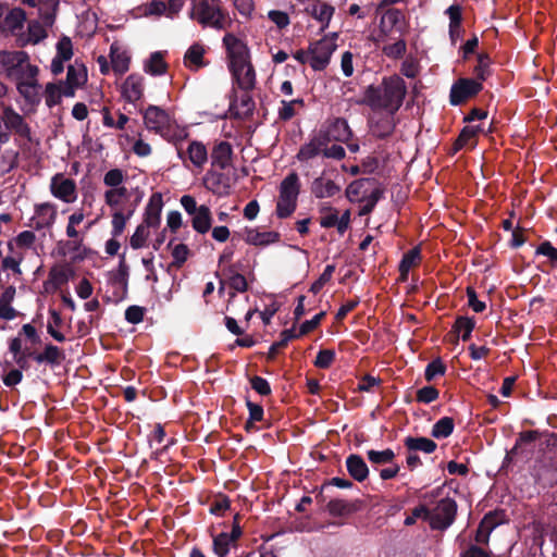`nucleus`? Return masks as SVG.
<instances>
[{
	"label": "nucleus",
	"mask_w": 557,
	"mask_h": 557,
	"mask_svg": "<svg viewBox=\"0 0 557 557\" xmlns=\"http://www.w3.org/2000/svg\"><path fill=\"white\" fill-rule=\"evenodd\" d=\"M223 45L226 49L227 65L233 79L239 88L252 89L256 85V72L247 45L231 33L223 37Z\"/></svg>",
	"instance_id": "nucleus-1"
},
{
	"label": "nucleus",
	"mask_w": 557,
	"mask_h": 557,
	"mask_svg": "<svg viewBox=\"0 0 557 557\" xmlns=\"http://www.w3.org/2000/svg\"><path fill=\"white\" fill-rule=\"evenodd\" d=\"M406 92L405 81L398 75H392L384 77L379 86H369L364 102L374 110H385L393 114L403 104Z\"/></svg>",
	"instance_id": "nucleus-2"
},
{
	"label": "nucleus",
	"mask_w": 557,
	"mask_h": 557,
	"mask_svg": "<svg viewBox=\"0 0 557 557\" xmlns=\"http://www.w3.org/2000/svg\"><path fill=\"white\" fill-rule=\"evenodd\" d=\"M144 122L149 131L161 135L174 145L184 141L188 136L185 127H181L165 110L157 106H149L146 109Z\"/></svg>",
	"instance_id": "nucleus-3"
},
{
	"label": "nucleus",
	"mask_w": 557,
	"mask_h": 557,
	"mask_svg": "<svg viewBox=\"0 0 557 557\" xmlns=\"http://www.w3.org/2000/svg\"><path fill=\"white\" fill-rule=\"evenodd\" d=\"M337 34L322 37L309 44L307 49H299L294 53L295 60L301 64H308L313 71L325 70L333 53L337 49Z\"/></svg>",
	"instance_id": "nucleus-4"
},
{
	"label": "nucleus",
	"mask_w": 557,
	"mask_h": 557,
	"mask_svg": "<svg viewBox=\"0 0 557 557\" xmlns=\"http://www.w3.org/2000/svg\"><path fill=\"white\" fill-rule=\"evenodd\" d=\"M13 359L21 369H29L36 364L37 369L54 368L64 359L61 350H13Z\"/></svg>",
	"instance_id": "nucleus-5"
},
{
	"label": "nucleus",
	"mask_w": 557,
	"mask_h": 557,
	"mask_svg": "<svg viewBox=\"0 0 557 557\" xmlns=\"http://www.w3.org/2000/svg\"><path fill=\"white\" fill-rule=\"evenodd\" d=\"M300 191L299 177L296 173L288 174L280 184L276 201V215L285 219L294 213Z\"/></svg>",
	"instance_id": "nucleus-6"
},
{
	"label": "nucleus",
	"mask_w": 557,
	"mask_h": 557,
	"mask_svg": "<svg viewBox=\"0 0 557 557\" xmlns=\"http://www.w3.org/2000/svg\"><path fill=\"white\" fill-rule=\"evenodd\" d=\"M191 17L202 26H209L216 29H225L231 25V18L220 7L201 1L194 5Z\"/></svg>",
	"instance_id": "nucleus-7"
},
{
	"label": "nucleus",
	"mask_w": 557,
	"mask_h": 557,
	"mask_svg": "<svg viewBox=\"0 0 557 557\" xmlns=\"http://www.w3.org/2000/svg\"><path fill=\"white\" fill-rule=\"evenodd\" d=\"M37 75L38 67L28 64L14 79L20 95L32 104L40 101V86L37 81Z\"/></svg>",
	"instance_id": "nucleus-8"
},
{
	"label": "nucleus",
	"mask_w": 557,
	"mask_h": 557,
	"mask_svg": "<svg viewBox=\"0 0 557 557\" xmlns=\"http://www.w3.org/2000/svg\"><path fill=\"white\" fill-rule=\"evenodd\" d=\"M183 141L175 145L177 156L182 160L186 168L190 165L198 172L202 171L203 166L208 162V150L206 146L197 140H193L188 144L187 148L184 149L182 146Z\"/></svg>",
	"instance_id": "nucleus-9"
},
{
	"label": "nucleus",
	"mask_w": 557,
	"mask_h": 557,
	"mask_svg": "<svg viewBox=\"0 0 557 557\" xmlns=\"http://www.w3.org/2000/svg\"><path fill=\"white\" fill-rule=\"evenodd\" d=\"M30 64L24 51H0V75L15 79Z\"/></svg>",
	"instance_id": "nucleus-10"
},
{
	"label": "nucleus",
	"mask_w": 557,
	"mask_h": 557,
	"mask_svg": "<svg viewBox=\"0 0 557 557\" xmlns=\"http://www.w3.org/2000/svg\"><path fill=\"white\" fill-rule=\"evenodd\" d=\"M49 189L54 198L64 203H73L78 197L75 181L63 173H57L51 177Z\"/></svg>",
	"instance_id": "nucleus-11"
},
{
	"label": "nucleus",
	"mask_w": 557,
	"mask_h": 557,
	"mask_svg": "<svg viewBox=\"0 0 557 557\" xmlns=\"http://www.w3.org/2000/svg\"><path fill=\"white\" fill-rule=\"evenodd\" d=\"M457 511L456 503L450 498L441 499L436 507L430 511L429 522L431 528L444 530L455 520Z\"/></svg>",
	"instance_id": "nucleus-12"
},
{
	"label": "nucleus",
	"mask_w": 557,
	"mask_h": 557,
	"mask_svg": "<svg viewBox=\"0 0 557 557\" xmlns=\"http://www.w3.org/2000/svg\"><path fill=\"white\" fill-rule=\"evenodd\" d=\"M25 22L26 14L22 9L13 8L11 10H7L3 20L0 22V30L20 39L23 36Z\"/></svg>",
	"instance_id": "nucleus-13"
},
{
	"label": "nucleus",
	"mask_w": 557,
	"mask_h": 557,
	"mask_svg": "<svg viewBox=\"0 0 557 557\" xmlns=\"http://www.w3.org/2000/svg\"><path fill=\"white\" fill-rule=\"evenodd\" d=\"M482 89V83L471 78L458 79L450 89L451 104H460Z\"/></svg>",
	"instance_id": "nucleus-14"
},
{
	"label": "nucleus",
	"mask_w": 557,
	"mask_h": 557,
	"mask_svg": "<svg viewBox=\"0 0 557 557\" xmlns=\"http://www.w3.org/2000/svg\"><path fill=\"white\" fill-rule=\"evenodd\" d=\"M87 82V70L84 64L75 62L67 67L65 86V97L72 98L76 90L83 87Z\"/></svg>",
	"instance_id": "nucleus-15"
},
{
	"label": "nucleus",
	"mask_w": 557,
	"mask_h": 557,
	"mask_svg": "<svg viewBox=\"0 0 557 557\" xmlns=\"http://www.w3.org/2000/svg\"><path fill=\"white\" fill-rule=\"evenodd\" d=\"M57 214V206L52 202L36 205L32 216V225L36 230L48 228L55 222Z\"/></svg>",
	"instance_id": "nucleus-16"
},
{
	"label": "nucleus",
	"mask_w": 557,
	"mask_h": 557,
	"mask_svg": "<svg viewBox=\"0 0 557 557\" xmlns=\"http://www.w3.org/2000/svg\"><path fill=\"white\" fill-rule=\"evenodd\" d=\"M144 77L139 74H131L121 86V95L124 100L135 103L144 95Z\"/></svg>",
	"instance_id": "nucleus-17"
},
{
	"label": "nucleus",
	"mask_w": 557,
	"mask_h": 557,
	"mask_svg": "<svg viewBox=\"0 0 557 557\" xmlns=\"http://www.w3.org/2000/svg\"><path fill=\"white\" fill-rule=\"evenodd\" d=\"M352 136V132L345 119L335 117L329 122L324 137L326 139V144L329 141H341L347 143L350 140Z\"/></svg>",
	"instance_id": "nucleus-18"
},
{
	"label": "nucleus",
	"mask_w": 557,
	"mask_h": 557,
	"mask_svg": "<svg viewBox=\"0 0 557 557\" xmlns=\"http://www.w3.org/2000/svg\"><path fill=\"white\" fill-rule=\"evenodd\" d=\"M305 11L321 24L322 29H325L329 26L335 10L331 4L322 0H315L308 3L305 7Z\"/></svg>",
	"instance_id": "nucleus-19"
},
{
	"label": "nucleus",
	"mask_w": 557,
	"mask_h": 557,
	"mask_svg": "<svg viewBox=\"0 0 557 557\" xmlns=\"http://www.w3.org/2000/svg\"><path fill=\"white\" fill-rule=\"evenodd\" d=\"M111 66L113 72L122 76L125 74L131 64V54L127 49L117 42H113L110 47Z\"/></svg>",
	"instance_id": "nucleus-20"
},
{
	"label": "nucleus",
	"mask_w": 557,
	"mask_h": 557,
	"mask_svg": "<svg viewBox=\"0 0 557 557\" xmlns=\"http://www.w3.org/2000/svg\"><path fill=\"white\" fill-rule=\"evenodd\" d=\"M104 202L111 211L128 210L127 205L131 200V193L126 187H119L115 189H107L103 194Z\"/></svg>",
	"instance_id": "nucleus-21"
},
{
	"label": "nucleus",
	"mask_w": 557,
	"mask_h": 557,
	"mask_svg": "<svg viewBox=\"0 0 557 557\" xmlns=\"http://www.w3.org/2000/svg\"><path fill=\"white\" fill-rule=\"evenodd\" d=\"M163 208L162 197L160 194L151 196L145 212L143 225H147L148 228H157L160 225L161 212Z\"/></svg>",
	"instance_id": "nucleus-22"
},
{
	"label": "nucleus",
	"mask_w": 557,
	"mask_h": 557,
	"mask_svg": "<svg viewBox=\"0 0 557 557\" xmlns=\"http://www.w3.org/2000/svg\"><path fill=\"white\" fill-rule=\"evenodd\" d=\"M244 240L253 246H268L280 240L277 232H260L257 228H245L243 233Z\"/></svg>",
	"instance_id": "nucleus-23"
},
{
	"label": "nucleus",
	"mask_w": 557,
	"mask_h": 557,
	"mask_svg": "<svg viewBox=\"0 0 557 557\" xmlns=\"http://www.w3.org/2000/svg\"><path fill=\"white\" fill-rule=\"evenodd\" d=\"M1 121L4 123L5 128L12 129L23 137H29L30 132L27 124L12 108L4 107Z\"/></svg>",
	"instance_id": "nucleus-24"
},
{
	"label": "nucleus",
	"mask_w": 557,
	"mask_h": 557,
	"mask_svg": "<svg viewBox=\"0 0 557 557\" xmlns=\"http://www.w3.org/2000/svg\"><path fill=\"white\" fill-rule=\"evenodd\" d=\"M206 48L201 44L191 45L185 55H184V64L188 69L193 71H198L199 69L206 66L208 62L205 60Z\"/></svg>",
	"instance_id": "nucleus-25"
},
{
	"label": "nucleus",
	"mask_w": 557,
	"mask_h": 557,
	"mask_svg": "<svg viewBox=\"0 0 557 557\" xmlns=\"http://www.w3.org/2000/svg\"><path fill=\"white\" fill-rule=\"evenodd\" d=\"M341 190V187L330 178L318 177L312 182L311 193L317 198H330L335 196Z\"/></svg>",
	"instance_id": "nucleus-26"
},
{
	"label": "nucleus",
	"mask_w": 557,
	"mask_h": 557,
	"mask_svg": "<svg viewBox=\"0 0 557 557\" xmlns=\"http://www.w3.org/2000/svg\"><path fill=\"white\" fill-rule=\"evenodd\" d=\"M326 145V139L324 137L315 136L299 149L297 159L299 161H308L312 158H315L320 153L323 154V149Z\"/></svg>",
	"instance_id": "nucleus-27"
},
{
	"label": "nucleus",
	"mask_w": 557,
	"mask_h": 557,
	"mask_svg": "<svg viewBox=\"0 0 557 557\" xmlns=\"http://www.w3.org/2000/svg\"><path fill=\"white\" fill-rule=\"evenodd\" d=\"M191 225L200 234H206L211 228L212 216L209 207L205 205L199 206L198 211L193 214Z\"/></svg>",
	"instance_id": "nucleus-28"
},
{
	"label": "nucleus",
	"mask_w": 557,
	"mask_h": 557,
	"mask_svg": "<svg viewBox=\"0 0 557 557\" xmlns=\"http://www.w3.org/2000/svg\"><path fill=\"white\" fill-rule=\"evenodd\" d=\"M400 18V12L398 10H388L381 17L380 32L376 37L377 42L384 41L389 35L393 27L397 24Z\"/></svg>",
	"instance_id": "nucleus-29"
},
{
	"label": "nucleus",
	"mask_w": 557,
	"mask_h": 557,
	"mask_svg": "<svg viewBox=\"0 0 557 557\" xmlns=\"http://www.w3.org/2000/svg\"><path fill=\"white\" fill-rule=\"evenodd\" d=\"M349 474L357 481L361 482L368 478L369 469L364 460L358 455H351L346 461Z\"/></svg>",
	"instance_id": "nucleus-30"
},
{
	"label": "nucleus",
	"mask_w": 557,
	"mask_h": 557,
	"mask_svg": "<svg viewBox=\"0 0 557 557\" xmlns=\"http://www.w3.org/2000/svg\"><path fill=\"white\" fill-rule=\"evenodd\" d=\"M231 156V145L226 141H221L218 145H215L212 150V164L218 166L219 169H225L230 164Z\"/></svg>",
	"instance_id": "nucleus-31"
},
{
	"label": "nucleus",
	"mask_w": 557,
	"mask_h": 557,
	"mask_svg": "<svg viewBox=\"0 0 557 557\" xmlns=\"http://www.w3.org/2000/svg\"><path fill=\"white\" fill-rule=\"evenodd\" d=\"M421 261L420 249L418 247L412 248L408 252H406L403 257V260L399 264L400 280L406 281L409 274V271L417 267Z\"/></svg>",
	"instance_id": "nucleus-32"
},
{
	"label": "nucleus",
	"mask_w": 557,
	"mask_h": 557,
	"mask_svg": "<svg viewBox=\"0 0 557 557\" xmlns=\"http://www.w3.org/2000/svg\"><path fill=\"white\" fill-rule=\"evenodd\" d=\"M85 220V213L82 209L75 210L70 216L66 225V236L74 240V243H81L83 236L77 230Z\"/></svg>",
	"instance_id": "nucleus-33"
},
{
	"label": "nucleus",
	"mask_w": 557,
	"mask_h": 557,
	"mask_svg": "<svg viewBox=\"0 0 557 557\" xmlns=\"http://www.w3.org/2000/svg\"><path fill=\"white\" fill-rule=\"evenodd\" d=\"M62 97H65V86L63 82L48 83L45 88V100L49 108H52L61 102Z\"/></svg>",
	"instance_id": "nucleus-34"
},
{
	"label": "nucleus",
	"mask_w": 557,
	"mask_h": 557,
	"mask_svg": "<svg viewBox=\"0 0 557 557\" xmlns=\"http://www.w3.org/2000/svg\"><path fill=\"white\" fill-rule=\"evenodd\" d=\"M144 70L146 73L157 76L166 72V63L161 52H153L145 62Z\"/></svg>",
	"instance_id": "nucleus-35"
},
{
	"label": "nucleus",
	"mask_w": 557,
	"mask_h": 557,
	"mask_svg": "<svg viewBox=\"0 0 557 557\" xmlns=\"http://www.w3.org/2000/svg\"><path fill=\"white\" fill-rule=\"evenodd\" d=\"M58 7L59 0H38L39 15L46 25H52Z\"/></svg>",
	"instance_id": "nucleus-36"
},
{
	"label": "nucleus",
	"mask_w": 557,
	"mask_h": 557,
	"mask_svg": "<svg viewBox=\"0 0 557 557\" xmlns=\"http://www.w3.org/2000/svg\"><path fill=\"white\" fill-rule=\"evenodd\" d=\"M133 214V209L128 210H115L112 211V234L113 236H120L125 230L126 223Z\"/></svg>",
	"instance_id": "nucleus-37"
},
{
	"label": "nucleus",
	"mask_w": 557,
	"mask_h": 557,
	"mask_svg": "<svg viewBox=\"0 0 557 557\" xmlns=\"http://www.w3.org/2000/svg\"><path fill=\"white\" fill-rule=\"evenodd\" d=\"M405 444L409 450H420L431 454L435 450L436 444L426 437H407Z\"/></svg>",
	"instance_id": "nucleus-38"
},
{
	"label": "nucleus",
	"mask_w": 557,
	"mask_h": 557,
	"mask_svg": "<svg viewBox=\"0 0 557 557\" xmlns=\"http://www.w3.org/2000/svg\"><path fill=\"white\" fill-rule=\"evenodd\" d=\"M320 225L325 228L339 227L338 211L332 207H322L320 209Z\"/></svg>",
	"instance_id": "nucleus-39"
},
{
	"label": "nucleus",
	"mask_w": 557,
	"mask_h": 557,
	"mask_svg": "<svg viewBox=\"0 0 557 557\" xmlns=\"http://www.w3.org/2000/svg\"><path fill=\"white\" fill-rule=\"evenodd\" d=\"M495 525V518L493 516H485L476 530L475 541L478 543H487L490 534Z\"/></svg>",
	"instance_id": "nucleus-40"
},
{
	"label": "nucleus",
	"mask_w": 557,
	"mask_h": 557,
	"mask_svg": "<svg viewBox=\"0 0 557 557\" xmlns=\"http://www.w3.org/2000/svg\"><path fill=\"white\" fill-rule=\"evenodd\" d=\"M454 431V420L449 417L440 419L432 429V435L436 438L448 437Z\"/></svg>",
	"instance_id": "nucleus-41"
},
{
	"label": "nucleus",
	"mask_w": 557,
	"mask_h": 557,
	"mask_svg": "<svg viewBox=\"0 0 557 557\" xmlns=\"http://www.w3.org/2000/svg\"><path fill=\"white\" fill-rule=\"evenodd\" d=\"M474 329V321L470 318H459L454 325V334L457 338L467 341Z\"/></svg>",
	"instance_id": "nucleus-42"
},
{
	"label": "nucleus",
	"mask_w": 557,
	"mask_h": 557,
	"mask_svg": "<svg viewBox=\"0 0 557 557\" xmlns=\"http://www.w3.org/2000/svg\"><path fill=\"white\" fill-rule=\"evenodd\" d=\"M150 237V228L147 225L139 224L131 236L129 245L133 249H140L146 246Z\"/></svg>",
	"instance_id": "nucleus-43"
},
{
	"label": "nucleus",
	"mask_w": 557,
	"mask_h": 557,
	"mask_svg": "<svg viewBox=\"0 0 557 557\" xmlns=\"http://www.w3.org/2000/svg\"><path fill=\"white\" fill-rule=\"evenodd\" d=\"M267 16L269 21L273 23L278 30L287 28L290 24L289 14L282 10H270Z\"/></svg>",
	"instance_id": "nucleus-44"
},
{
	"label": "nucleus",
	"mask_w": 557,
	"mask_h": 557,
	"mask_svg": "<svg viewBox=\"0 0 557 557\" xmlns=\"http://www.w3.org/2000/svg\"><path fill=\"white\" fill-rule=\"evenodd\" d=\"M407 49L406 41L404 39H397L393 44L384 45L382 47L383 53L391 59L401 58Z\"/></svg>",
	"instance_id": "nucleus-45"
},
{
	"label": "nucleus",
	"mask_w": 557,
	"mask_h": 557,
	"mask_svg": "<svg viewBox=\"0 0 557 557\" xmlns=\"http://www.w3.org/2000/svg\"><path fill=\"white\" fill-rule=\"evenodd\" d=\"M368 459L370 462L375 465H386L391 463L395 457V454L392 449L387 448L384 450H368L367 453Z\"/></svg>",
	"instance_id": "nucleus-46"
},
{
	"label": "nucleus",
	"mask_w": 557,
	"mask_h": 557,
	"mask_svg": "<svg viewBox=\"0 0 557 557\" xmlns=\"http://www.w3.org/2000/svg\"><path fill=\"white\" fill-rule=\"evenodd\" d=\"M123 182L124 173L120 169H112L108 171L103 176V184L108 187V189L125 187Z\"/></svg>",
	"instance_id": "nucleus-47"
},
{
	"label": "nucleus",
	"mask_w": 557,
	"mask_h": 557,
	"mask_svg": "<svg viewBox=\"0 0 557 557\" xmlns=\"http://www.w3.org/2000/svg\"><path fill=\"white\" fill-rule=\"evenodd\" d=\"M474 138H475L474 127L473 126H466L461 131L459 137L457 138V140L455 143V149L459 150V149H462L463 147H467V146L473 147L475 145Z\"/></svg>",
	"instance_id": "nucleus-48"
},
{
	"label": "nucleus",
	"mask_w": 557,
	"mask_h": 557,
	"mask_svg": "<svg viewBox=\"0 0 557 557\" xmlns=\"http://www.w3.org/2000/svg\"><path fill=\"white\" fill-rule=\"evenodd\" d=\"M366 183L367 182L363 180H358L348 185V187L346 188V197L348 198L349 201L355 202L362 199L366 193Z\"/></svg>",
	"instance_id": "nucleus-49"
},
{
	"label": "nucleus",
	"mask_w": 557,
	"mask_h": 557,
	"mask_svg": "<svg viewBox=\"0 0 557 557\" xmlns=\"http://www.w3.org/2000/svg\"><path fill=\"white\" fill-rule=\"evenodd\" d=\"M232 539L230 537L228 534L226 533H221L220 535H218L216 537H214L213 540V549H214V553L219 556V557H224L227 552H228V548H230V544L232 543Z\"/></svg>",
	"instance_id": "nucleus-50"
},
{
	"label": "nucleus",
	"mask_w": 557,
	"mask_h": 557,
	"mask_svg": "<svg viewBox=\"0 0 557 557\" xmlns=\"http://www.w3.org/2000/svg\"><path fill=\"white\" fill-rule=\"evenodd\" d=\"M35 242L36 235L32 231H23L14 238L15 245L22 249H32Z\"/></svg>",
	"instance_id": "nucleus-51"
},
{
	"label": "nucleus",
	"mask_w": 557,
	"mask_h": 557,
	"mask_svg": "<svg viewBox=\"0 0 557 557\" xmlns=\"http://www.w3.org/2000/svg\"><path fill=\"white\" fill-rule=\"evenodd\" d=\"M445 371H446L445 364L443 363V361L440 358H437L428 364V367L425 369V373H424L425 380L432 381L437 375H443L445 373Z\"/></svg>",
	"instance_id": "nucleus-52"
},
{
	"label": "nucleus",
	"mask_w": 557,
	"mask_h": 557,
	"mask_svg": "<svg viewBox=\"0 0 557 557\" xmlns=\"http://www.w3.org/2000/svg\"><path fill=\"white\" fill-rule=\"evenodd\" d=\"M73 55V46L70 38H62L57 45V58L69 61Z\"/></svg>",
	"instance_id": "nucleus-53"
},
{
	"label": "nucleus",
	"mask_w": 557,
	"mask_h": 557,
	"mask_svg": "<svg viewBox=\"0 0 557 557\" xmlns=\"http://www.w3.org/2000/svg\"><path fill=\"white\" fill-rule=\"evenodd\" d=\"M327 509L333 516H343L350 512L351 507L343 499H333L329 502Z\"/></svg>",
	"instance_id": "nucleus-54"
},
{
	"label": "nucleus",
	"mask_w": 557,
	"mask_h": 557,
	"mask_svg": "<svg viewBox=\"0 0 557 557\" xmlns=\"http://www.w3.org/2000/svg\"><path fill=\"white\" fill-rule=\"evenodd\" d=\"M28 37L24 39L23 37L20 38V42L24 45L25 42L32 41L34 44L38 42L41 38L46 36L45 30L38 23H30L28 25Z\"/></svg>",
	"instance_id": "nucleus-55"
},
{
	"label": "nucleus",
	"mask_w": 557,
	"mask_h": 557,
	"mask_svg": "<svg viewBox=\"0 0 557 557\" xmlns=\"http://www.w3.org/2000/svg\"><path fill=\"white\" fill-rule=\"evenodd\" d=\"M23 260V256L21 253L7 256L2 260V267L5 270H11L16 274H21V262Z\"/></svg>",
	"instance_id": "nucleus-56"
},
{
	"label": "nucleus",
	"mask_w": 557,
	"mask_h": 557,
	"mask_svg": "<svg viewBox=\"0 0 557 557\" xmlns=\"http://www.w3.org/2000/svg\"><path fill=\"white\" fill-rule=\"evenodd\" d=\"M417 398L421 403H432L438 398V391L433 386H425L418 391Z\"/></svg>",
	"instance_id": "nucleus-57"
},
{
	"label": "nucleus",
	"mask_w": 557,
	"mask_h": 557,
	"mask_svg": "<svg viewBox=\"0 0 557 557\" xmlns=\"http://www.w3.org/2000/svg\"><path fill=\"white\" fill-rule=\"evenodd\" d=\"M67 280V272L63 268H53L49 273V281L54 285V287H60L65 284Z\"/></svg>",
	"instance_id": "nucleus-58"
},
{
	"label": "nucleus",
	"mask_w": 557,
	"mask_h": 557,
	"mask_svg": "<svg viewBox=\"0 0 557 557\" xmlns=\"http://www.w3.org/2000/svg\"><path fill=\"white\" fill-rule=\"evenodd\" d=\"M335 359V354L333 350H319L317 358L314 360V366L318 368H329L333 360Z\"/></svg>",
	"instance_id": "nucleus-59"
},
{
	"label": "nucleus",
	"mask_w": 557,
	"mask_h": 557,
	"mask_svg": "<svg viewBox=\"0 0 557 557\" xmlns=\"http://www.w3.org/2000/svg\"><path fill=\"white\" fill-rule=\"evenodd\" d=\"M400 72L406 77L413 78L419 73V64L413 58H407L401 64Z\"/></svg>",
	"instance_id": "nucleus-60"
},
{
	"label": "nucleus",
	"mask_w": 557,
	"mask_h": 557,
	"mask_svg": "<svg viewBox=\"0 0 557 557\" xmlns=\"http://www.w3.org/2000/svg\"><path fill=\"white\" fill-rule=\"evenodd\" d=\"M188 247L184 244H177L172 249V257L174 260V263L178 267L182 265L188 258Z\"/></svg>",
	"instance_id": "nucleus-61"
},
{
	"label": "nucleus",
	"mask_w": 557,
	"mask_h": 557,
	"mask_svg": "<svg viewBox=\"0 0 557 557\" xmlns=\"http://www.w3.org/2000/svg\"><path fill=\"white\" fill-rule=\"evenodd\" d=\"M468 296V305L475 312H482L485 310L486 306L484 301L478 299L476 293L473 288H467Z\"/></svg>",
	"instance_id": "nucleus-62"
},
{
	"label": "nucleus",
	"mask_w": 557,
	"mask_h": 557,
	"mask_svg": "<svg viewBox=\"0 0 557 557\" xmlns=\"http://www.w3.org/2000/svg\"><path fill=\"white\" fill-rule=\"evenodd\" d=\"M144 308L139 306H131L125 311V319L133 324L139 323L144 319Z\"/></svg>",
	"instance_id": "nucleus-63"
},
{
	"label": "nucleus",
	"mask_w": 557,
	"mask_h": 557,
	"mask_svg": "<svg viewBox=\"0 0 557 557\" xmlns=\"http://www.w3.org/2000/svg\"><path fill=\"white\" fill-rule=\"evenodd\" d=\"M537 253L546 256L554 267H557V249L550 243H543L537 248Z\"/></svg>",
	"instance_id": "nucleus-64"
}]
</instances>
